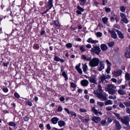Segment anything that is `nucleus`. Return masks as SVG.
Returning <instances> with one entry per match:
<instances>
[{"label":"nucleus","mask_w":130,"mask_h":130,"mask_svg":"<svg viewBox=\"0 0 130 130\" xmlns=\"http://www.w3.org/2000/svg\"><path fill=\"white\" fill-rule=\"evenodd\" d=\"M113 122L115 123L116 129L118 130H120L122 126L119 122L116 120L115 119L113 121Z\"/></svg>","instance_id":"nucleus-8"},{"label":"nucleus","mask_w":130,"mask_h":130,"mask_svg":"<svg viewBox=\"0 0 130 130\" xmlns=\"http://www.w3.org/2000/svg\"><path fill=\"white\" fill-rule=\"evenodd\" d=\"M118 92L119 94L121 95H124L126 93L125 91L121 89H120L118 90Z\"/></svg>","instance_id":"nucleus-21"},{"label":"nucleus","mask_w":130,"mask_h":130,"mask_svg":"<svg viewBox=\"0 0 130 130\" xmlns=\"http://www.w3.org/2000/svg\"><path fill=\"white\" fill-rule=\"evenodd\" d=\"M93 93L98 98L101 99L103 101H105L107 100V97L108 95L105 93H98L96 91H94Z\"/></svg>","instance_id":"nucleus-1"},{"label":"nucleus","mask_w":130,"mask_h":130,"mask_svg":"<svg viewBox=\"0 0 130 130\" xmlns=\"http://www.w3.org/2000/svg\"><path fill=\"white\" fill-rule=\"evenodd\" d=\"M99 60L98 58H93L89 62V65L92 67L97 66L99 63Z\"/></svg>","instance_id":"nucleus-2"},{"label":"nucleus","mask_w":130,"mask_h":130,"mask_svg":"<svg viewBox=\"0 0 130 130\" xmlns=\"http://www.w3.org/2000/svg\"><path fill=\"white\" fill-rule=\"evenodd\" d=\"M126 107H130V101L125 102L124 103Z\"/></svg>","instance_id":"nucleus-38"},{"label":"nucleus","mask_w":130,"mask_h":130,"mask_svg":"<svg viewBox=\"0 0 130 130\" xmlns=\"http://www.w3.org/2000/svg\"><path fill=\"white\" fill-rule=\"evenodd\" d=\"M113 16L115 17V20L117 22L119 21L120 18L119 16L116 14H114Z\"/></svg>","instance_id":"nucleus-33"},{"label":"nucleus","mask_w":130,"mask_h":130,"mask_svg":"<svg viewBox=\"0 0 130 130\" xmlns=\"http://www.w3.org/2000/svg\"><path fill=\"white\" fill-rule=\"evenodd\" d=\"M82 58L84 60L88 61H90L91 59L90 57H87L85 55H84L82 56Z\"/></svg>","instance_id":"nucleus-25"},{"label":"nucleus","mask_w":130,"mask_h":130,"mask_svg":"<svg viewBox=\"0 0 130 130\" xmlns=\"http://www.w3.org/2000/svg\"><path fill=\"white\" fill-rule=\"evenodd\" d=\"M62 108L61 106H59L57 110L58 112L61 111L62 110Z\"/></svg>","instance_id":"nucleus-58"},{"label":"nucleus","mask_w":130,"mask_h":130,"mask_svg":"<svg viewBox=\"0 0 130 130\" xmlns=\"http://www.w3.org/2000/svg\"><path fill=\"white\" fill-rule=\"evenodd\" d=\"M113 113L119 119L121 120V117H120V114L117 113L115 112L114 113Z\"/></svg>","instance_id":"nucleus-47"},{"label":"nucleus","mask_w":130,"mask_h":130,"mask_svg":"<svg viewBox=\"0 0 130 130\" xmlns=\"http://www.w3.org/2000/svg\"><path fill=\"white\" fill-rule=\"evenodd\" d=\"M121 120L123 123L126 125H129V118L128 116H126L124 117L123 118H121Z\"/></svg>","instance_id":"nucleus-5"},{"label":"nucleus","mask_w":130,"mask_h":130,"mask_svg":"<svg viewBox=\"0 0 130 130\" xmlns=\"http://www.w3.org/2000/svg\"><path fill=\"white\" fill-rule=\"evenodd\" d=\"M53 0H48L47 4L46 6V7H48L49 9H51L53 7Z\"/></svg>","instance_id":"nucleus-11"},{"label":"nucleus","mask_w":130,"mask_h":130,"mask_svg":"<svg viewBox=\"0 0 130 130\" xmlns=\"http://www.w3.org/2000/svg\"><path fill=\"white\" fill-rule=\"evenodd\" d=\"M106 109L107 111H109L111 110L112 109V107L111 106L106 107Z\"/></svg>","instance_id":"nucleus-61"},{"label":"nucleus","mask_w":130,"mask_h":130,"mask_svg":"<svg viewBox=\"0 0 130 130\" xmlns=\"http://www.w3.org/2000/svg\"><path fill=\"white\" fill-rule=\"evenodd\" d=\"M105 10L107 12H110L111 11L110 8L107 7H105Z\"/></svg>","instance_id":"nucleus-55"},{"label":"nucleus","mask_w":130,"mask_h":130,"mask_svg":"<svg viewBox=\"0 0 130 130\" xmlns=\"http://www.w3.org/2000/svg\"><path fill=\"white\" fill-rule=\"evenodd\" d=\"M110 20L111 22H113L115 20V17H110Z\"/></svg>","instance_id":"nucleus-64"},{"label":"nucleus","mask_w":130,"mask_h":130,"mask_svg":"<svg viewBox=\"0 0 130 130\" xmlns=\"http://www.w3.org/2000/svg\"><path fill=\"white\" fill-rule=\"evenodd\" d=\"M79 49L80 51L82 52H83L86 51L85 47L83 45L81 46L80 47Z\"/></svg>","instance_id":"nucleus-30"},{"label":"nucleus","mask_w":130,"mask_h":130,"mask_svg":"<svg viewBox=\"0 0 130 130\" xmlns=\"http://www.w3.org/2000/svg\"><path fill=\"white\" fill-rule=\"evenodd\" d=\"M86 47L88 49H90V48H91V45L89 44H87L86 45Z\"/></svg>","instance_id":"nucleus-60"},{"label":"nucleus","mask_w":130,"mask_h":130,"mask_svg":"<svg viewBox=\"0 0 130 130\" xmlns=\"http://www.w3.org/2000/svg\"><path fill=\"white\" fill-rule=\"evenodd\" d=\"M80 1V5L81 6H83L86 3V0H79Z\"/></svg>","instance_id":"nucleus-31"},{"label":"nucleus","mask_w":130,"mask_h":130,"mask_svg":"<svg viewBox=\"0 0 130 130\" xmlns=\"http://www.w3.org/2000/svg\"><path fill=\"white\" fill-rule=\"evenodd\" d=\"M94 91H96L98 93L102 92H103V90L102 89V87L99 84V86L98 89L96 90H95Z\"/></svg>","instance_id":"nucleus-24"},{"label":"nucleus","mask_w":130,"mask_h":130,"mask_svg":"<svg viewBox=\"0 0 130 130\" xmlns=\"http://www.w3.org/2000/svg\"><path fill=\"white\" fill-rule=\"evenodd\" d=\"M33 47L35 49L38 50L39 48V45L37 44H34L33 46Z\"/></svg>","instance_id":"nucleus-50"},{"label":"nucleus","mask_w":130,"mask_h":130,"mask_svg":"<svg viewBox=\"0 0 130 130\" xmlns=\"http://www.w3.org/2000/svg\"><path fill=\"white\" fill-rule=\"evenodd\" d=\"M113 104L112 101L110 100H108L106 101L105 103V105H112Z\"/></svg>","instance_id":"nucleus-29"},{"label":"nucleus","mask_w":130,"mask_h":130,"mask_svg":"<svg viewBox=\"0 0 130 130\" xmlns=\"http://www.w3.org/2000/svg\"><path fill=\"white\" fill-rule=\"evenodd\" d=\"M59 119L56 117H54L52 118L51 119V122L52 123L55 124L57 123Z\"/></svg>","instance_id":"nucleus-19"},{"label":"nucleus","mask_w":130,"mask_h":130,"mask_svg":"<svg viewBox=\"0 0 130 130\" xmlns=\"http://www.w3.org/2000/svg\"><path fill=\"white\" fill-rule=\"evenodd\" d=\"M60 59V58L57 56H55L54 59L56 61H59Z\"/></svg>","instance_id":"nucleus-57"},{"label":"nucleus","mask_w":130,"mask_h":130,"mask_svg":"<svg viewBox=\"0 0 130 130\" xmlns=\"http://www.w3.org/2000/svg\"><path fill=\"white\" fill-rule=\"evenodd\" d=\"M110 66H107L106 72L108 74H109L110 73V71L111 70V68L110 67Z\"/></svg>","instance_id":"nucleus-41"},{"label":"nucleus","mask_w":130,"mask_h":130,"mask_svg":"<svg viewBox=\"0 0 130 130\" xmlns=\"http://www.w3.org/2000/svg\"><path fill=\"white\" fill-rule=\"evenodd\" d=\"M25 104L27 105H28L30 106H31L32 105V103L31 102L27 101L25 102Z\"/></svg>","instance_id":"nucleus-42"},{"label":"nucleus","mask_w":130,"mask_h":130,"mask_svg":"<svg viewBox=\"0 0 130 130\" xmlns=\"http://www.w3.org/2000/svg\"><path fill=\"white\" fill-rule=\"evenodd\" d=\"M115 42L113 41L109 42L107 43V45L109 47H112L114 45Z\"/></svg>","instance_id":"nucleus-35"},{"label":"nucleus","mask_w":130,"mask_h":130,"mask_svg":"<svg viewBox=\"0 0 130 130\" xmlns=\"http://www.w3.org/2000/svg\"><path fill=\"white\" fill-rule=\"evenodd\" d=\"M101 48L103 51H106L108 48L107 46L105 44H102L100 46Z\"/></svg>","instance_id":"nucleus-18"},{"label":"nucleus","mask_w":130,"mask_h":130,"mask_svg":"<svg viewBox=\"0 0 130 130\" xmlns=\"http://www.w3.org/2000/svg\"><path fill=\"white\" fill-rule=\"evenodd\" d=\"M125 79L127 81L130 80V74L126 72L125 75Z\"/></svg>","instance_id":"nucleus-26"},{"label":"nucleus","mask_w":130,"mask_h":130,"mask_svg":"<svg viewBox=\"0 0 130 130\" xmlns=\"http://www.w3.org/2000/svg\"><path fill=\"white\" fill-rule=\"evenodd\" d=\"M23 119L25 121H27L29 119V117H28L25 116L23 118Z\"/></svg>","instance_id":"nucleus-51"},{"label":"nucleus","mask_w":130,"mask_h":130,"mask_svg":"<svg viewBox=\"0 0 130 130\" xmlns=\"http://www.w3.org/2000/svg\"><path fill=\"white\" fill-rule=\"evenodd\" d=\"M107 64H108L107 66H111L112 65L111 63L107 60H106L105 61Z\"/></svg>","instance_id":"nucleus-54"},{"label":"nucleus","mask_w":130,"mask_h":130,"mask_svg":"<svg viewBox=\"0 0 130 130\" xmlns=\"http://www.w3.org/2000/svg\"><path fill=\"white\" fill-rule=\"evenodd\" d=\"M119 106L120 107L122 108H125V106L123 105V104L122 103H120L119 104Z\"/></svg>","instance_id":"nucleus-52"},{"label":"nucleus","mask_w":130,"mask_h":130,"mask_svg":"<svg viewBox=\"0 0 130 130\" xmlns=\"http://www.w3.org/2000/svg\"><path fill=\"white\" fill-rule=\"evenodd\" d=\"M101 124L103 126L106 125V121L105 120H102L100 122Z\"/></svg>","instance_id":"nucleus-46"},{"label":"nucleus","mask_w":130,"mask_h":130,"mask_svg":"<svg viewBox=\"0 0 130 130\" xmlns=\"http://www.w3.org/2000/svg\"><path fill=\"white\" fill-rule=\"evenodd\" d=\"M90 51L92 54V53H93L99 55L101 51V50L99 46L96 45L94 46L93 48H92Z\"/></svg>","instance_id":"nucleus-3"},{"label":"nucleus","mask_w":130,"mask_h":130,"mask_svg":"<svg viewBox=\"0 0 130 130\" xmlns=\"http://www.w3.org/2000/svg\"><path fill=\"white\" fill-rule=\"evenodd\" d=\"M79 111L82 112H85L87 111V110L84 108H81L79 109Z\"/></svg>","instance_id":"nucleus-45"},{"label":"nucleus","mask_w":130,"mask_h":130,"mask_svg":"<svg viewBox=\"0 0 130 130\" xmlns=\"http://www.w3.org/2000/svg\"><path fill=\"white\" fill-rule=\"evenodd\" d=\"M92 110L94 114L96 115H97L98 114L100 115H102V113L101 112L98 111V110L96 109L94 107H93L92 108Z\"/></svg>","instance_id":"nucleus-15"},{"label":"nucleus","mask_w":130,"mask_h":130,"mask_svg":"<svg viewBox=\"0 0 130 130\" xmlns=\"http://www.w3.org/2000/svg\"><path fill=\"white\" fill-rule=\"evenodd\" d=\"M14 96L16 98H19L20 97L19 95L17 92H15L14 93Z\"/></svg>","instance_id":"nucleus-56"},{"label":"nucleus","mask_w":130,"mask_h":130,"mask_svg":"<svg viewBox=\"0 0 130 130\" xmlns=\"http://www.w3.org/2000/svg\"><path fill=\"white\" fill-rule=\"evenodd\" d=\"M120 16L122 18L120 21L121 23H124L125 24H127L128 22V21L127 19L126 15L122 13H120Z\"/></svg>","instance_id":"nucleus-4"},{"label":"nucleus","mask_w":130,"mask_h":130,"mask_svg":"<svg viewBox=\"0 0 130 130\" xmlns=\"http://www.w3.org/2000/svg\"><path fill=\"white\" fill-rule=\"evenodd\" d=\"M58 124V125L61 127L65 125V122L63 121L62 120L59 121Z\"/></svg>","instance_id":"nucleus-27"},{"label":"nucleus","mask_w":130,"mask_h":130,"mask_svg":"<svg viewBox=\"0 0 130 130\" xmlns=\"http://www.w3.org/2000/svg\"><path fill=\"white\" fill-rule=\"evenodd\" d=\"M97 105L101 107H102L104 105V103L102 102H97Z\"/></svg>","instance_id":"nucleus-36"},{"label":"nucleus","mask_w":130,"mask_h":130,"mask_svg":"<svg viewBox=\"0 0 130 130\" xmlns=\"http://www.w3.org/2000/svg\"><path fill=\"white\" fill-rule=\"evenodd\" d=\"M87 41L88 43H91L92 44H95L98 42V40H94L91 38H88L87 40Z\"/></svg>","instance_id":"nucleus-12"},{"label":"nucleus","mask_w":130,"mask_h":130,"mask_svg":"<svg viewBox=\"0 0 130 130\" xmlns=\"http://www.w3.org/2000/svg\"><path fill=\"white\" fill-rule=\"evenodd\" d=\"M102 4L103 5H105V3H106L107 2V0H102Z\"/></svg>","instance_id":"nucleus-63"},{"label":"nucleus","mask_w":130,"mask_h":130,"mask_svg":"<svg viewBox=\"0 0 130 130\" xmlns=\"http://www.w3.org/2000/svg\"><path fill=\"white\" fill-rule=\"evenodd\" d=\"M109 99H112L113 100H115L116 99V96L114 95H110L109 96Z\"/></svg>","instance_id":"nucleus-49"},{"label":"nucleus","mask_w":130,"mask_h":130,"mask_svg":"<svg viewBox=\"0 0 130 130\" xmlns=\"http://www.w3.org/2000/svg\"><path fill=\"white\" fill-rule=\"evenodd\" d=\"M80 63H79L76 66V69L78 72L80 74H82V69H80Z\"/></svg>","instance_id":"nucleus-17"},{"label":"nucleus","mask_w":130,"mask_h":130,"mask_svg":"<svg viewBox=\"0 0 130 130\" xmlns=\"http://www.w3.org/2000/svg\"><path fill=\"white\" fill-rule=\"evenodd\" d=\"M96 35L98 37H101L102 36V34L101 32H98L96 33Z\"/></svg>","instance_id":"nucleus-39"},{"label":"nucleus","mask_w":130,"mask_h":130,"mask_svg":"<svg viewBox=\"0 0 130 130\" xmlns=\"http://www.w3.org/2000/svg\"><path fill=\"white\" fill-rule=\"evenodd\" d=\"M9 125L15 127L16 126V124L14 122H10L9 123Z\"/></svg>","instance_id":"nucleus-37"},{"label":"nucleus","mask_w":130,"mask_h":130,"mask_svg":"<svg viewBox=\"0 0 130 130\" xmlns=\"http://www.w3.org/2000/svg\"><path fill=\"white\" fill-rule=\"evenodd\" d=\"M100 78L102 80H103L105 79H107L106 76L105 75H104L100 77Z\"/></svg>","instance_id":"nucleus-53"},{"label":"nucleus","mask_w":130,"mask_h":130,"mask_svg":"<svg viewBox=\"0 0 130 130\" xmlns=\"http://www.w3.org/2000/svg\"><path fill=\"white\" fill-rule=\"evenodd\" d=\"M82 67L83 71L85 73L88 69V67L86 65V64L85 63L84 64H82Z\"/></svg>","instance_id":"nucleus-23"},{"label":"nucleus","mask_w":130,"mask_h":130,"mask_svg":"<svg viewBox=\"0 0 130 130\" xmlns=\"http://www.w3.org/2000/svg\"><path fill=\"white\" fill-rule=\"evenodd\" d=\"M113 119V118L111 117H109L107 120V122L109 123L111 122Z\"/></svg>","instance_id":"nucleus-40"},{"label":"nucleus","mask_w":130,"mask_h":130,"mask_svg":"<svg viewBox=\"0 0 130 130\" xmlns=\"http://www.w3.org/2000/svg\"><path fill=\"white\" fill-rule=\"evenodd\" d=\"M118 35L119 38L121 39H123L124 38V36L123 34L119 30H116Z\"/></svg>","instance_id":"nucleus-14"},{"label":"nucleus","mask_w":130,"mask_h":130,"mask_svg":"<svg viewBox=\"0 0 130 130\" xmlns=\"http://www.w3.org/2000/svg\"><path fill=\"white\" fill-rule=\"evenodd\" d=\"M116 87L114 85L112 84H109L106 87V90L108 91V90H110L112 89H116Z\"/></svg>","instance_id":"nucleus-9"},{"label":"nucleus","mask_w":130,"mask_h":130,"mask_svg":"<svg viewBox=\"0 0 130 130\" xmlns=\"http://www.w3.org/2000/svg\"><path fill=\"white\" fill-rule=\"evenodd\" d=\"M89 80L91 83H92L95 85L98 84L96 78L93 76L90 77Z\"/></svg>","instance_id":"nucleus-7"},{"label":"nucleus","mask_w":130,"mask_h":130,"mask_svg":"<svg viewBox=\"0 0 130 130\" xmlns=\"http://www.w3.org/2000/svg\"><path fill=\"white\" fill-rule=\"evenodd\" d=\"M104 68V63L103 61L100 62V67L99 69V71H101Z\"/></svg>","instance_id":"nucleus-16"},{"label":"nucleus","mask_w":130,"mask_h":130,"mask_svg":"<svg viewBox=\"0 0 130 130\" xmlns=\"http://www.w3.org/2000/svg\"><path fill=\"white\" fill-rule=\"evenodd\" d=\"M66 46L67 48H71L72 46V44L70 43H68L66 45Z\"/></svg>","instance_id":"nucleus-44"},{"label":"nucleus","mask_w":130,"mask_h":130,"mask_svg":"<svg viewBox=\"0 0 130 130\" xmlns=\"http://www.w3.org/2000/svg\"><path fill=\"white\" fill-rule=\"evenodd\" d=\"M125 57L127 58H129L130 56V51H127L124 54Z\"/></svg>","instance_id":"nucleus-28"},{"label":"nucleus","mask_w":130,"mask_h":130,"mask_svg":"<svg viewBox=\"0 0 130 130\" xmlns=\"http://www.w3.org/2000/svg\"><path fill=\"white\" fill-rule=\"evenodd\" d=\"M77 8L81 12H83L84 10V9L82 8L80 6L78 5L77 6Z\"/></svg>","instance_id":"nucleus-43"},{"label":"nucleus","mask_w":130,"mask_h":130,"mask_svg":"<svg viewBox=\"0 0 130 130\" xmlns=\"http://www.w3.org/2000/svg\"><path fill=\"white\" fill-rule=\"evenodd\" d=\"M108 20V19L106 17H105L102 19V20L103 23L104 24H105L107 22Z\"/></svg>","instance_id":"nucleus-32"},{"label":"nucleus","mask_w":130,"mask_h":130,"mask_svg":"<svg viewBox=\"0 0 130 130\" xmlns=\"http://www.w3.org/2000/svg\"><path fill=\"white\" fill-rule=\"evenodd\" d=\"M70 113L72 116H74L75 117H76V114L73 111H71Z\"/></svg>","instance_id":"nucleus-59"},{"label":"nucleus","mask_w":130,"mask_h":130,"mask_svg":"<svg viewBox=\"0 0 130 130\" xmlns=\"http://www.w3.org/2000/svg\"><path fill=\"white\" fill-rule=\"evenodd\" d=\"M70 84L71 87L72 88H75L77 86L76 84L74 83L73 82H70Z\"/></svg>","instance_id":"nucleus-48"},{"label":"nucleus","mask_w":130,"mask_h":130,"mask_svg":"<svg viewBox=\"0 0 130 130\" xmlns=\"http://www.w3.org/2000/svg\"><path fill=\"white\" fill-rule=\"evenodd\" d=\"M122 71L120 69L115 71L112 72V74L116 77L120 76L122 74Z\"/></svg>","instance_id":"nucleus-6"},{"label":"nucleus","mask_w":130,"mask_h":130,"mask_svg":"<svg viewBox=\"0 0 130 130\" xmlns=\"http://www.w3.org/2000/svg\"><path fill=\"white\" fill-rule=\"evenodd\" d=\"M117 91V90H115V89H113L110 90H108L107 91L109 94L113 95L116 93Z\"/></svg>","instance_id":"nucleus-20"},{"label":"nucleus","mask_w":130,"mask_h":130,"mask_svg":"<svg viewBox=\"0 0 130 130\" xmlns=\"http://www.w3.org/2000/svg\"><path fill=\"white\" fill-rule=\"evenodd\" d=\"M120 11L123 12H124L125 9L126 8L123 6H121L120 7Z\"/></svg>","instance_id":"nucleus-34"},{"label":"nucleus","mask_w":130,"mask_h":130,"mask_svg":"<svg viewBox=\"0 0 130 130\" xmlns=\"http://www.w3.org/2000/svg\"><path fill=\"white\" fill-rule=\"evenodd\" d=\"M92 120L96 123H98L101 120V118L99 117L94 116L92 119Z\"/></svg>","instance_id":"nucleus-10"},{"label":"nucleus","mask_w":130,"mask_h":130,"mask_svg":"<svg viewBox=\"0 0 130 130\" xmlns=\"http://www.w3.org/2000/svg\"><path fill=\"white\" fill-rule=\"evenodd\" d=\"M111 37L113 38L116 39L117 37V36L116 33L113 31L110 32Z\"/></svg>","instance_id":"nucleus-22"},{"label":"nucleus","mask_w":130,"mask_h":130,"mask_svg":"<svg viewBox=\"0 0 130 130\" xmlns=\"http://www.w3.org/2000/svg\"><path fill=\"white\" fill-rule=\"evenodd\" d=\"M82 85L84 86H87L89 83V82L86 79H84L81 81L80 82Z\"/></svg>","instance_id":"nucleus-13"},{"label":"nucleus","mask_w":130,"mask_h":130,"mask_svg":"<svg viewBox=\"0 0 130 130\" xmlns=\"http://www.w3.org/2000/svg\"><path fill=\"white\" fill-rule=\"evenodd\" d=\"M46 127L47 129L48 130H50L51 128V127L50 125L49 124H48L46 125Z\"/></svg>","instance_id":"nucleus-62"}]
</instances>
